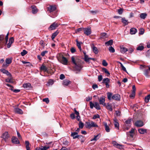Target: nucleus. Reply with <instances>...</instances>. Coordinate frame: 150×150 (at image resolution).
Segmentation results:
<instances>
[{
    "label": "nucleus",
    "instance_id": "13",
    "mask_svg": "<svg viewBox=\"0 0 150 150\" xmlns=\"http://www.w3.org/2000/svg\"><path fill=\"white\" fill-rule=\"evenodd\" d=\"M112 98L113 100H120V95L118 94H115L112 96Z\"/></svg>",
    "mask_w": 150,
    "mask_h": 150
},
{
    "label": "nucleus",
    "instance_id": "46",
    "mask_svg": "<svg viewBox=\"0 0 150 150\" xmlns=\"http://www.w3.org/2000/svg\"><path fill=\"white\" fill-rule=\"evenodd\" d=\"M109 50L110 52L111 53H113L115 52L114 49L111 46L109 47Z\"/></svg>",
    "mask_w": 150,
    "mask_h": 150
},
{
    "label": "nucleus",
    "instance_id": "6",
    "mask_svg": "<svg viewBox=\"0 0 150 150\" xmlns=\"http://www.w3.org/2000/svg\"><path fill=\"white\" fill-rule=\"evenodd\" d=\"M110 82V79L108 78H106L103 79L102 81V83L106 85V87L108 88L110 87L109 83Z\"/></svg>",
    "mask_w": 150,
    "mask_h": 150
},
{
    "label": "nucleus",
    "instance_id": "61",
    "mask_svg": "<svg viewBox=\"0 0 150 150\" xmlns=\"http://www.w3.org/2000/svg\"><path fill=\"white\" fill-rule=\"evenodd\" d=\"M118 13L120 14H121L122 13L123 10L122 8H120L118 10Z\"/></svg>",
    "mask_w": 150,
    "mask_h": 150
},
{
    "label": "nucleus",
    "instance_id": "34",
    "mask_svg": "<svg viewBox=\"0 0 150 150\" xmlns=\"http://www.w3.org/2000/svg\"><path fill=\"white\" fill-rule=\"evenodd\" d=\"M122 22L125 25H127L129 23L128 20H126L125 18H122Z\"/></svg>",
    "mask_w": 150,
    "mask_h": 150
},
{
    "label": "nucleus",
    "instance_id": "9",
    "mask_svg": "<svg viewBox=\"0 0 150 150\" xmlns=\"http://www.w3.org/2000/svg\"><path fill=\"white\" fill-rule=\"evenodd\" d=\"M47 11H49L50 13H51L54 11L56 8L55 6L50 5L49 6L47 7Z\"/></svg>",
    "mask_w": 150,
    "mask_h": 150
},
{
    "label": "nucleus",
    "instance_id": "8",
    "mask_svg": "<svg viewBox=\"0 0 150 150\" xmlns=\"http://www.w3.org/2000/svg\"><path fill=\"white\" fill-rule=\"evenodd\" d=\"M144 125L143 122L141 120H138L135 123V125L137 127H139L143 126Z\"/></svg>",
    "mask_w": 150,
    "mask_h": 150
},
{
    "label": "nucleus",
    "instance_id": "53",
    "mask_svg": "<svg viewBox=\"0 0 150 150\" xmlns=\"http://www.w3.org/2000/svg\"><path fill=\"white\" fill-rule=\"evenodd\" d=\"M70 51L72 53H75L76 51L75 48L74 47H72L70 49Z\"/></svg>",
    "mask_w": 150,
    "mask_h": 150
},
{
    "label": "nucleus",
    "instance_id": "20",
    "mask_svg": "<svg viewBox=\"0 0 150 150\" xmlns=\"http://www.w3.org/2000/svg\"><path fill=\"white\" fill-rule=\"evenodd\" d=\"M76 45L78 47L79 49V50L80 51H81L82 50L81 47V44H82V42H79L78 39H76Z\"/></svg>",
    "mask_w": 150,
    "mask_h": 150
},
{
    "label": "nucleus",
    "instance_id": "64",
    "mask_svg": "<svg viewBox=\"0 0 150 150\" xmlns=\"http://www.w3.org/2000/svg\"><path fill=\"white\" fill-rule=\"evenodd\" d=\"M40 44L42 45L43 47H44L45 45V43H44V42L43 40H41L40 42Z\"/></svg>",
    "mask_w": 150,
    "mask_h": 150
},
{
    "label": "nucleus",
    "instance_id": "54",
    "mask_svg": "<svg viewBox=\"0 0 150 150\" xmlns=\"http://www.w3.org/2000/svg\"><path fill=\"white\" fill-rule=\"evenodd\" d=\"M90 60V58L88 57V56H86L84 57V61L86 62H88Z\"/></svg>",
    "mask_w": 150,
    "mask_h": 150
},
{
    "label": "nucleus",
    "instance_id": "25",
    "mask_svg": "<svg viewBox=\"0 0 150 150\" xmlns=\"http://www.w3.org/2000/svg\"><path fill=\"white\" fill-rule=\"evenodd\" d=\"M104 125L106 131L108 132H110V128L108 125L107 123L106 122H104Z\"/></svg>",
    "mask_w": 150,
    "mask_h": 150
},
{
    "label": "nucleus",
    "instance_id": "2",
    "mask_svg": "<svg viewBox=\"0 0 150 150\" xmlns=\"http://www.w3.org/2000/svg\"><path fill=\"white\" fill-rule=\"evenodd\" d=\"M4 36L1 35H0V48H2L4 45L6 44L8 39V36H6L4 41Z\"/></svg>",
    "mask_w": 150,
    "mask_h": 150
},
{
    "label": "nucleus",
    "instance_id": "57",
    "mask_svg": "<svg viewBox=\"0 0 150 150\" xmlns=\"http://www.w3.org/2000/svg\"><path fill=\"white\" fill-rule=\"evenodd\" d=\"M106 35V33H102L101 35L100 38L103 39Z\"/></svg>",
    "mask_w": 150,
    "mask_h": 150
},
{
    "label": "nucleus",
    "instance_id": "18",
    "mask_svg": "<svg viewBox=\"0 0 150 150\" xmlns=\"http://www.w3.org/2000/svg\"><path fill=\"white\" fill-rule=\"evenodd\" d=\"M78 135L77 132H71V136L73 137V139H75L78 138Z\"/></svg>",
    "mask_w": 150,
    "mask_h": 150
},
{
    "label": "nucleus",
    "instance_id": "48",
    "mask_svg": "<svg viewBox=\"0 0 150 150\" xmlns=\"http://www.w3.org/2000/svg\"><path fill=\"white\" fill-rule=\"evenodd\" d=\"M74 111L75 112V114L77 115L76 117L78 118V117H80V116L79 115V112L76 110V108L74 109Z\"/></svg>",
    "mask_w": 150,
    "mask_h": 150
},
{
    "label": "nucleus",
    "instance_id": "38",
    "mask_svg": "<svg viewBox=\"0 0 150 150\" xmlns=\"http://www.w3.org/2000/svg\"><path fill=\"white\" fill-rule=\"evenodd\" d=\"M12 58H7L6 59V62L7 63V64L9 65L11 64L12 62Z\"/></svg>",
    "mask_w": 150,
    "mask_h": 150
},
{
    "label": "nucleus",
    "instance_id": "51",
    "mask_svg": "<svg viewBox=\"0 0 150 150\" xmlns=\"http://www.w3.org/2000/svg\"><path fill=\"white\" fill-rule=\"evenodd\" d=\"M100 117V115L98 114L94 115L93 116V119H96L97 118H99Z\"/></svg>",
    "mask_w": 150,
    "mask_h": 150
},
{
    "label": "nucleus",
    "instance_id": "56",
    "mask_svg": "<svg viewBox=\"0 0 150 150\" xmlns=\"http://www.w3.org/2000/svg\"><path fill=\"white\" fill-rule=\"evenodd\" d=\"M83 30V28H79L76 29V33H77V32H79L80 31H82Z\"/></svg>",
    "mask_w": 150,
    "mask_h": 150
},
{
    "label": "nucleus",
    "instance_id": "10",
    "mask_svg": "<svg viewBox=\"0 0 150 150\" xmlns=\"http://www.w3.org/2000/svg\"><path fill=\"white\" fill-rule=\"evenodd\" d=\"M0 70L1 72L6 74L7 76H9L10 78H12V76L11 74L8 70L4 69H1Z\"/></svg>",
    "mask_w": 150,
    "mask_h": 150
},
{
    "label": "nucleus",
    "instance_id": "23",
    "mask_svg": "<svg viewBox=\"0 0 150 150\" xmlns=\"http://www.w3.org/2000/svg\"><path fill=\"white\" fill-rule=\"evenodd\" d=\"M64 57V56L61 53L58 54L57 56V58L59 62L62 59L63 57Z\"/></svg>",
    "mask_w": 150,
    "mask_h": 150
},
{
    "label": "nucleus",
    "instance_id": "32",
    "mask_svg": "<svg viewBox=\"0 0 150 150\" xmlns=\"http://www.w3.org/2000/svg\"><path fill=\"white\" fill-rule=\"evenodd\" d=\"M59 32L58 30H57L56 31L54 32V33L52 34V35L51 36V38L52 40H53L55 37L59 33Z\"/></svg>",
    "mask_w": 150,
    "mask_h": 150
},
{
    "label": "nucleus",
    "instance_id": "26",
    "mask_svg": "<svg viewBox=\"0 0 150 150\" xmlns=\"http://www.w3.org/2000/svg\"><path fill=\"white\" fill-rule=\"evenodd\" d=\"M71 83V81L67 79H65L63 81L62 84L64 86H68Z\"/></svg>",
    "mask_w": 150,
    "mask_h": 150
},
{
    "label": "nucleus",
    "instance_id": "3",
    "mask_svg": "<svg viewBox=\"0 0 150 150\" xmlns=\"http://www.w3.org/2000/svg\"><path fill=\"white\" fill-rule=\"evenodd\" d=\"M86 127L87 128H90L92 127H98V125L94 122L92 121H91L90 120L86 122Z\"/></svg>",
    "mask_w": 150,
    "mask_h": 150
},
{
    "label": "nucleus",
    "instance_id": "63",
    "mask_svg": "<svg viewBox=\"0 0 150 150\" xmlns=\"http://www.w3.org/2000/svg\"><path fill=\"white\" fill-rule=\"evenodd\" d=\"M9 65L7 64L6 63H4L3 64L2 67L4 68H6Z\"/></svg>",
    "mask_w": 150,
    "mask_h": 150
},
{
    "label": "nucleus",
    "instance_id": "12",
    "mask_svg": "<svg viewBox=\"0 0 150 150\" xmlns=\"http://www.w3.org/2000/svg\"><path fill=\"white\" fill-rule=\"evenodd\" d=\"M12 142L15 144H20V142L18 139L15 137H13L11 138Z\"/></svg>",
    "mask_w": 150,
    "mask_h": 150
},
{
    "label": "nucleus",
    "instance_id": "40",
    "mask_svg": "<svg viewBox=\"0 0 150 150\" xmlns=\"http://www.w3.org/2000/svg\"><path fill=\"white\" fill-rule=\"evenodd\" d=\"M94 107L97 110H100L101 109L98 103L96 102L95 103Z\"/></svg>",
    "mask_w": 150,
    "mask_h": 150
},
{
    "label": "nucleus",
    "instance_id": "39",
    "mask_svg": "<svg viewBox=\"0 0 150 150\" xmlns=\"http://www.w3.org/2000/svg\"><path fill=\"white\" fill-rule=\"evenodd\" d=\"M150 71L148 69H146L144 71V75L146 77H149V74Z\"/></svg>",
    "mask_w": 150,
    "mask_h": 150
},
{
    "label": "nucleus",
    "instance_id": "41",
    "mask_svg": "<svg viewBox=\"0 0 150 150\" xmlns=\"http://www.w3.org/2000/svg\"><path fill=\"white\" fill-rule=\"evenodd\" d=\"M150 99V94L146 96L145 98V101L146 103H148Z\"/></svg>",
    "mask_w": 150,
    "mask_h": 150
},
{
    "label": "nucleus",
    "instance_id": "49",
    "mask_svg": "<svg viewBox=\"0 0 150 150\" xmlns=\"http://www.w3.org/2000/svg\"><path fill=\"white\" fill-rule=\"evenodd\" d=\"M27 53V52L25 50H23V51L21 52V55L22 56H24Z\"/></svg>",
    "mask_w": 150,
    "mask_h": 150
},
{
    "label": "nucleus",
    "instance_id": "31",
    "mask_svg": "<svg viewBox=\"0 0 150 150\" xmlns=\"http://www.w3.org/2000/svg\"><path fill=\"white\" fill-rule=\"evenodd\" d=\"M147 16V14L146 13H141L140 14L139 17L141 18L144 19Z\"/></svg>",
    "mask_w": 150,
    "mask_h": 150
},
{
    "label": "nucleus",
    "instance_id": "28",
    "mask_svg": "<svg viewBox=\"0 0 150 150\" xmlns=\"http://www.w3.org/2000/svg\"><path fill=\"white\" fill-rule=\"evenodd\" d=\"M102 71L104 72L106 74L107 76H109L110 75V73L107 69L105 68H102Z\"/></svg>",
    "mask_w": 150,
    "mask_h": 150
},
{
    "label": "nucleus",
    "instance_id": "42",
    "mask_svg": "<svg viewBox=\"0 0 150 150\" xmlns=\"http://www.w3.org/2000/svg\"><path fill=\"white\" fill-rule=\"evenodd\" d=\"M93 52L96 54H97L98 53V51L97 48L93 46Z\"/></svg>",
    "mask_w": 150,
    "mask_h": 150
},
{
    "label": "nucleus",
    "instance_id": "24",
    "mask_svg": "<svg viewBox=\"0 0 150 150\" xmlns=\"http://www.w3.org/2000/svg\"><path fill=\"white\" fill-rule=\"evenodd\" d=\"M139 132L141 134H144L147 133V129L143 128L139 129L138 130Z\"/></svg>",
    "mask_w": 150,
    "mask_h": 150
},
{
    "label": "nucleus",
    "instance_id": "47",
    "mask_svg": "<svg viewBox=\"0 0 150 150\" xmlns=\"http://www.w3.org/2000/svg\"><path fill=\"white\" fill-rule=\"evenodd\" d=\"M10 79H5V81L6 82L10 83H13L14 82V81L11 80L12 78H10Z\"/></svg>",
    "mask_w": 150,
    "mask_h": 150
},
{
    "label": "nucleus",
    "instance_id": "36",
    "mask_svg": "<svg viewBox=\"0 0 150 150\" xmlns=\"http://www.w3.org/2000/svg\"><path fill=\"white\" fill-rule=\"evenodd\" d=\"M114 124L115 125V128H117L118 129H119V123L117 121V120H114Z\"/></svg>",
    "mask_w": 150,
    "mask_h": 150
},
{
    "label": "nucleus",
    "instance_id": "29",
    "mask_svg": "<svg viewBox=\"0 0 150 150\" xmlns=\"http://www.w3.org/2000/svg\"><path fill=\"white\" fill-rule=\"evenodd\" d=\"M113 40H110L105 43V45L106 46H111L113 44Z\"/></svg>",
    "mask_w": 150,
    "mask_h": 150
},
{
    "label": "nucleus",
    "instance_id": "60",
    "mask_svg": "<svg viewBox=\"0 0 150 150\" xmlns=\"http://www.w3.org/2000/svg\"><path fill=\"white\" fill-rule=\"evenodd\" d=\"M135 92H132V93L129 96L131 98H134L135 96Z\"/></svg>",
    "mask_w": 150,
    "mask_h": 150
},
{
    "label": "nucleus",
    "instance_id": "37",
    "mask_svg": "<svg viewBox=\"0 0 150 150\" xmlns=\"http://www.w3.org/2000/svg\"><path fill=\"white\" fill-rule=\"evenodd\" d=\"M100 135V134H98L96 136H94V138L93 139H91V141H96L97 139H98L99 138Z\"/></svg>",
    "mask_w": 150,
    "mask_h": 150
},
{
    "label": "nucleus",
    "instance_id": "7",
    "mask_svg": "<svg viewBox=\"0 0 150 150\" xmlns=\"http://www.w3.org/2000/svg\"><path fill=\"white\" fill-rule=\"evenodd\" d=\"M84 33L87 35H90L91 33V29L88 28H83Z\"/></svg>",
    "mask_w": 150,
    "mask_h": 150
},
{
    "label": "nucleus",
    "instance_id": "62",
    "mask_svg": "<svg viewBox=\"0 0 150 150\" xmlns=\"http://www.w3.org/2000/svg\"><path fill=\"white\" fill-rule=\"evenodd\" d=\"M119 145H117V146H115V147L120 149H122V147L123 146V145L120 144H119Z\"/></svg>",
    "mask_w": 150,
    "mask_h": 150
},
{
    "label": "nucleus",
    "instance_id": "1",
    "mask_svg": "<svg viewBox=\"0 0 150 150\" xmlns=\"http://www.w3.org/2000/svg\"><path fill=\"white\" fill-rule=\"evenodd\" d=\"M71 60L72 63L75 65L73 67L74 70L80 71L83 67L82 64L81 63V60L77 58L75 59L74 56L71 57Z\"/></svg>",
    "mask_w": 150,
    "mask_h": 150
},
{
    "label": "nucleus",
    "instance_id": "27",
    "mask_svg": "<svg viewBox=\"0 0 150 150\" xmlns=\"http://www.w3.org/2000/svg\"><path fill=\"white\" fill-rule=\"evenodd\" d=\"M132 120V119H130L125 121V123L126 126H127L128 127L130 126V125L131 123Z\"/></svg>",
    "mask_w": 150,
    "mask_h": 150
},
{
    "label": "nucleus",
    "instance_id": "19",
    "mask_svg": "<svg viewBox=\"0 0 150 150\" xmlns=\"http://www.w3.org/2000/svg\"><path fill=\"white\" fill-rule=\"evenodd\" d=\"M23 86L24 88H26L27 89H29L31 87V84L29 83H24L23 84Z\"/></svg>",
    "mask_w": 150,
    "mask_h": 150
},
{
    "label": "nucleus",
    "instance_id": "11",
    "mask_svg": "<svg viewBox=\"0 0 150 150\" xmlns=\"http://www.w3.org/2000/svg\"><path fill=\"white\" fill-rule=\"evenodd\" d=\"M99 100L100 104L104 106H106V103H105V96H103L100 97Z\"/></svg>",
    "mask_w": 150,
    "mask_h": 150
},
{
    "label": "nucleus",
    "instance_id": "50",
    "mask_svg": "<svg viewBox=\"0 0 150 150\" xmlns=\"http://www.w3.org/2000/svg\"><path fill=\"white\" fill-rule=\"evenodd\" d=\"M42 101L45 102L47 104L49 102V100L48 98H43L42 99Z\"/></svg>",
    "mask_w": 150,
    "mask_h": 150
},
{
    "label": "nucleus",
    "instance_id": "33",
    "mask_svg": "<svg viewBox=\"0 0 150 150\" xmlns=\"http://www.w3.org/2000/svg\"><path fill=\"white\" fill-rule=\"evenodd\" d=\"M25 147L26 150H30V147H29L30 143L28 141H25Z\"/></svg>",
    "mask_w": 150,
    "mask_h": 150
},
{
    "label": "nucleus",
    "instance_id": "22",
    "mask_svg": "<svg viewBox=\"0 0 150 150\" xmlns=\"http://www.w3.org/2000/svg\"><path fill=\"white\" fill-rule=\"evenodd\" d=\"M77 138L80 139L81 143L84 142L86 140V139L84 137L81 135H78V138Z\"/></svg>",
    "mask_w": 150,
    "mask_h": 150
},
{
    "label": "nucleus",
    "instance_id": "16",
    "mask_svg": "<svg viewBox=\"0 0 150 150\" xmlns=\"http://www.w3.org/2000/svg\"><path fill=\"white\" fill-rule=\"evenodd\" d=\"M68 60L66 57H64L59 62L61 63L64 65H67L68 63Z\"/></svg>",
    "mask_w": 150,
    "mask_h": 150
},
{
    "label": "nucleus",
    "instance_id": "4",
    "mask_svg": "<svg viewBox=\"0 0 150 150\" xmlns=\"http://www.w3.org/2000/svg\"><path fill=\"white\" fill-rule=\"evenodd\" d=\"M59 24L55 22L52 23L48 28L49 30H55L58 27Z\"/></svg>",
    "mask_w": 150,
    "mask_h": 150
},
{
    "label": "nucleus",
    "instance_id": "30",
    "mask_svg": "<svg viewBox=\"0 0 150 150\" xmlns=\"http://www.w3.org/2000/svg\"><path fill=\"white\" fill-rule=\"evenodd\" d=\"M137 32V30L136 28H132L130 29V33L131 34H134Z\"/></svg>",
    "mask_w": 150,
    "mask_h": 150
},
{
    "label": "nucleus",
    "instance_id": "45",
    "mask_svg": "<svg viewBox=\"0 0 150 150\" xmlns=\"http://www.w3.org/2000/svg\"><path fill=\"white\" fill-rule=\"evenodd\" d=\"M79 127L80 128L82 129L84 126V124L82 122L80 121L79 124Z\"/></svg>",
    "mask_w": 150,
    "mask_h": 150
},
{
    "label": "nucleus",
    "instance_id": "5",
    "mask_svg": "<svg viewBox=\"0 0 150 150\" xmlns=\"http://www.w3.org/2000/svg\"><path fill=\"white\" fill-rule=\"evenodd\" d=\"M10 137L7 132H5L2 135L1 137L3 138L2 140H4L5 142H6L7 139L9 138Z\"/></svg>",
    "mask_w": 150,
    "mask_h": 150
},
{
    "label": "nucleus",
    "instance_id": "58",
    "mask_svg": "<svg viewBox=\"0 0 150 150\" xmlns=\"http://www.w3.org/2000/svg\"><path fill=\"white\" fill-rule=\"evenodd\" d=\"M48 52V51H42L41 53V55L42 56L44 57L45 56V54L47 53Z\"/></svg>",
    "mask_w": 150,
    "mask_h": 150
},
{
    "label": "nucleus",
    "instance_id": "52",
    "mask_svg": "<svg viewBox=\"0 0 150 150\" xmlns=\"http://www.w3.org/2000/svg\"><path fill=\"white\" fill-rule=\"evenodd\" d=\"M102 65L106 67L108 64L105 60H103L102 61Z\"/></svg>",
    "mask_w": 150,
    "mask_h": 150
},
{
    "label": "nucleus",
    "instance_id": "17",
    "mask_svg": "<svg viewBox=\"0 0 150 150\" xmlns=\"http://www.w3.org/2000/svg\"><path fill=\"white\" fill-rule=\"evenodd\" d=\"M31 7L32 9V13L33 14L36 13L38 12V10L36 6L33 5L31 6Z\"/></svg>",
    "mask_w": 150,
    "mask_h": 150
},
{
    "label": "nucleus",
    "instance_id": "59",
    "mask_svg": "<svg viewBox=\"0 0 150 150\" xmlns=\"http://www.w3.org/2000/svg\"><path fill=\"white\" fill-rule=\"evenodd\" d=\"M115 114L117 116L121 115V112L120 111H115Z\"/></svg>",
    "mask_w": 150,
    "mask_h": 150
},
{
    "label": "nucleus",
    "instance_id": "35",
    "mask_svg": "<svg viewBox=\"0 0 150 150\" xmlns=\"http://www.w3.org/2000/svg\"><path fill=\"white\" fill-rule=\"evenodd\" d=\"M106 108L108 110H109L111 111L112 110V108L111 104L108 103L107 105H106Z\"/></svg>",
    "mask_w": 150,
    "mask_h": 150
},
{
    "label": "nucleus",
    "instance_id": "43",
    "mask_svg": "<svg viewBox=\"0 0 150 150\" xmlns=\"http://www.w3.org/2000/svg\"><path fill=\"white\" fill-rule=\"evenodd\" d=\"M107 94L108 99L110 100H111V97L112 95V93H111L108 92L107 93Z\"/></svg>",
    "mask_w": 150,
    "mask_h": 150
},
{
    "label": "nucleus",
    "instance_id": "21",
    "mask_svg": "<svg viewBox=\"0 0 150 150\" xmlns=\"http://www.w3.org/2000/svg\"><path fill=\"white\" fill-rule=\"evenodd\" d=\"M120 52L122 53H125L128 50L127 48L123 47V46H120Z\"/></svg>",
    "mask_w": 150,
    "mask_h": 150
},
{
    "label": "nucleus",
    "instance_id": "44",
    "mask_svg": "<svg viewBox=\"0 0 150 150\" xmlns=\"http://www.w3.org/2000/svg\"><path fill=\"white\" fill-rule=\"evenodd\" d=\"M144 47L143 46H139L136 49V50H138L142 51L144 49Z\"/></svg>",
    "mask_w": 150,
    "mask_h": 150
},
{
    "label": "nucleus",
    "instance_id": "14",
    "mask_svg": "<svg viewBox=\"0 0 150 150\" xmlns=\"http://www.w3.org/2000/svg\"><path fill=\"white\" fill-rule=\"evenodd\" d=\"M40 70L43 71L44 72H46L47 73H49V71L48 70L47 68L43 64L40 67Z\"/></svg>",
    "mask_w": 150,
    "mask_h": 150
},
{
    "label": "nucleus",
    "instance_id": "55",
    "mask_svg": "<svg viewBox=\"0 0 150 150\" xmlns=\"http://www.w3.org/2000/svg\"><path fill=\"white\" fill-rule=\"evenodd\" d=\"M89 103L90 108L93 109L95 105L91 101Z\"/></svg>",
    "mask_w": 150,
    "mask_h": 150
},
{
    "label": "nucleus",
    "instance_id": "15",
    "mask_svg": "<svg viewBox=\"0 0 150 150\" xmlns=\"http://www.w3.org/2000/svg\"><path fill=\"white\" fill-rule=\"evenodd\" d=\"M14 111L16 113L18 114L22 115L23 114V112L22 110L18 108H15Z\"/></svg>",
    "mask_w": 150,
    "mask_h": 150
}]
</instances>
